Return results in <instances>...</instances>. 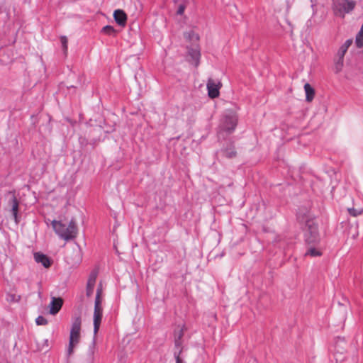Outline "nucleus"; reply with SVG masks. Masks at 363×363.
I'll list each match as a JSON object with an SVG mask.
<instances>
[{
    "label": "nucleus",
    "instance_id": "1",
    "mask_svg": "<svg viewBox=\"0 0 363 363\" xmlns=\"http://www.w3.org/2000/svg\"><path fill=\"white\" fill-rule=\"evenodd\" d=\"M238 124V116L232 110L226 111L220 117L217 128V135L218 138L225 139L233 134Z\"/></svg>",
    "mask_w": 363,
    "mask_h": 363
},
{
    "label": "nucleus",
    "instance_id": "2",
    "mask_svg": "<svg viewBox=\"0 0 363 363\" xmlns=\"http://www.w3.org/2000/svg\"><path fill=\"white\" fill-rule=\"evenodd\" d=\"M303 240L305 245H320L321 239L319 227L314 220H307L303 230Z\"/></svg>",
    "mask_w": 363,
    "mask_h": 363
},
{
    "label": "nucleus",
    "instance_id": "3",
    "mask_svg": "<svg viewBox=\"0 0 363 363\" xmlns=\"http://www.w3.org/2000/svg\"><path fill=\"white\" fill-rule=\"evenodd\" d=\"M82 318L80 315H75L72 318V326L69 333V345L67 349L68 356L74 352V347L79 343L80 339V330Z\"/></svg>",
    "mask_w": 363,
    "mask_h": 363
},
{
    "label": "nucleus",
    "instance_id": "4",
    "mask_svg": "<svg viewBox=\"0 0 363 363\" xmlns=\"http://www.w3.org/2000/svg\"><path fill=\"white\" fill-rule=\"evenodd\" d=\"M102 293V287L100 284L98 286L96 289V294L94 301V310L93 316V324H94V333L96 334L99 330L102 318H103V308H102V299L101 295Z\"/></svg>",
    "mask_w": 363,
    "mask_h": 363
},
{
    "label": "nucleus",
    "instance_id": "5",
    "mask_svg": "<svg viewBox=\"0 0 363 363\" xmlns=\"http://www.w3.org/2000/svg\"><path fill=\"white\" fill-rule=\"evenodd\" d=\"M356 3L353 0H333V10L336 16L344 18L346 13L354 9Z\"/></svg>",
    "mask_w": 363,
    "mask_h": 363
},
{
    "label": "nucleus",
    "instance_id": "6",
    "mask_svg": "<svg viewBox=\"0 0 363 363\" xmlns=\"http://www.w3.org/2000/svg\"><path fill=\"white\" fill-rule=\"evenodd\" d=\"M187 61L189 64L198 67L201 60V48L198 43L186 46Z\"/></svg>",
    "mask_w": 363,
    "mask_h": 363
},
{
    "label": "nucleus",
    "instance_id": "7",
    "mask_svg": "<svg viewBox=\"0 0 363 363\" xmlns=\"http://www.w3.org/2000/svg\"><path fill=\"white\" fill-rule=\"evenodd\" d=\"M55 233L65 241L73 240V236H70L67 228V225L60 220H53L51 223Z\"/></svg>",
    "mask_w": 363,
    "mask_h": 363
},
{
    "label": "nucleus",
    "instance_id": "8",
    "mask_svg": "<svg viewBox=\"0 0 363 363\" xmlns=\"http://www.w3.org/2000/svg\"><path fill=\"white\" fill-rule=\"evenodd\" d=\"M8 194L11 195V198L9 201V205L11 206V213L13 218L16 224H18L20 221V217L18 216L19 211V201L16 196L15 191H8Z\"/></svg>",
    "mask_w": 363,
    "mask_h": 363
},
{
    "label": "nucleus",
    "instance_id": "9",
    "mask_svg": "<svg viewBox=\"0 0 363 363\" xmlns=\"http://www.w3.org/2000/svg\"><path fill=\"white\" fill-rule=\"evenodd\" d=\"M221 84L218 82L216 84L211 78H209L206 83V88L208 91V96L211 99H215L218 97L220 94V88Z\"/></svg>",
    "mask_w": 363,
    "mask_h": 363
},
{
    "label": "nucleus",
    "instance_id": "10",
    "mask_svg": "<svg viewBox=\"0 0 363 363\" xmlns=\"http://www.w3.org/2000/svg\"><path fill=\"white\" fill-rule=\"evenodd\" d=\"M296 218L298 222H305L307 225V220H313L311 215V211L308 208L300 206L296 212Z\"/></svg>",
    "mask_w": 363,
    "mask_h": 363
},
{
    "label": "nucleus",
    "instance_id": "11",
    "mask_svg": "<svg viewBox=\"0 0 363 363\" xmlns=\"http://www.w3.org/2000/svg\"><path fill=\"white\" fill-rule=\"evenodd\" d=\"M63 305V299L61 297H52L49 304L50 315H55L60 311Z\"/></svg>",
    "mask_w": 363,
    "mask_h": 363
},
{
    "label": "nucleus",
    "instance_id": "12",
    "mask_svg": "<svg viewBox=\"0 0 363 363\" xmlns=\"http://www.w3.org/2000/svg\"><path fill=\"white\" fill-rule=\"evenodd\" d=\"M33 257L37 263H40L46 269L49 268L52 264V260L47 255L41 252H35Z\"/></svg>",
    "mask_w": 363,
    "mask_h": 363
},
{
    "label": "nucleus",
    "instance_id": "13",
    "mask_svg": "<svg viewBox=\"0 0 363 363\" xmlns=\"http://www.w3.org/2000/svg\"><path fill=\"white\" fill-rule=\"evenodd\" d=\"M220 152L228 159H233L237 156V151L233 141H229L225 146L220 149Z\"/></svg>",
    "mask_w": 363,
    "mask_h": 363
},
{
    "label": "nucleus",
    "instance_id": "14",
    "mask_svg": "<svg viewBox=\"0 0 363 363\" xmlns=\"http://www.w3.org/2000/svg\"><path fill=\"white\" fill-rule=\"evenodd\" d=\"M113 18L118 26L124 27L126 25L127 15L123 10H115L113 12Z\"/></svg>",
    "mask_w": 363,
    "mask_h": 363
},
{
    "label": "nucleus",
    "instance_id": "15",
    "mask_svg": "<svg viewBox=\"0 0 363 363\" xmlns=\"http://www.w3.org/2000/svg\"><path fill=\"white\" fill-rule=\"evenodd\" d=\"M319 245H305L306 250L304 253V257H321L323 255L322 251L318 247Z\"/></svg>",
    "mask_w": 363,
    "mask_h": 363
},
{
    "label": "nucleus",
    "instance_id": "16",
    "mask_svg": "<svg viewBox=\"0 0 363 363\" xmlns=\"http://www.w3.org/2000/svg\"><path fill=\"white\" fill-rule=\"evenodd\" d=\"M344 60L345 57H342L340 55H335L334 59H333V70L335 74H339L342 72L343 67H344Z\"/></svg>",
    "mask_w": 363,
    "mask_h": 363
},
{
    "label": "nucleus",
    "instance_id": "17",
    "mask_svg": "<svg viewBox=\"0 0 363 363\" xmlns=\"http://www.w3.org/2000/svg\"><path fill=\"white\" fill-rule=\"evenodd\" d=\"M96 274L91 273L89 276V280L86 284V294L87 296H90L94 291V288L96 282Z\"/></svg>",
    "mask_w": 363,
    "mask_h": 363
},
{
    "label": "nucleus",
    "instance_id": "18",
    "mask_svg": "<svg viewBox=\"0 0 363 363\" xmlns=\"http://www.w3.org/2000/svg\"><path fill=\"white\" fill-rule=\"evenodd\" d=\"M304 91L306 93V101H311L315 96V89L310 84L306 83L304 84Z\"/></svg>",
    "mask_w": 363,
    "mask_h": 363
},
{
    "label": "nucleus",
    "instance_id": "19",
    "mask_svg": "<svg viewBox=\"0 0 363 363\" xmlns=\"http://www.w3.org/2000/svg\"><path fill=\"white\" fill-rule=\"evenodd\" d=\"M353 40L352 38L347 39L345 42L340 47L336 55L340 57H345L348 48L352 45Z\"/></svg>",
    "mask_w": 363,
    "mask_h": 363
},
{
    "label": "nucleus",
    "instance_id": "20",
    "mask_svg": "<svg viewBox=\"0 0 363 363\" xmlns=\"http://www.w3.org/2000/svg\"><path fill=\"white\" fill-rule=\"evenodd\" d=\"M67 230L70 236H73V239H74L77 236V228L74 219H71L68 225H67Z\"/></svg>",
    "mask_w": 363,
    "mask_h": 363
},
{
    "label": "nucleus",
    "instance_id": "21",
    "mask_svg": "<svg viewBox=\"0 0 363 363\" xmlns=\"http://www.w3.org/2000/svg\"><path fill=\"white\" fill-rule=\"evenodd\" d=\"M100 140H101L100 138H98L91 139L90 142H89L88 139H86L85 137L80 136L79 138V144L81 145V146H85L88 143H91L94 147L96 144V143H98Z\"/></svg>",
    "mask_w": 363,
    "mask_h": 363
},
{
    "label": "nucleus",
    "instance_id": "22",
    "mask_svg": "<svg viewBox=\"0 0 363 363\" xmlns=\"http://www.w3.org/2000/svg\"><path fill=\"white\" fill-rule=\"evenodd\" d=\"M184 35L185 39L189 41L195 40L198 42L200 39L199 35L198 33H196L193 30H190L189 32L185 33Z\"/></svg>",
    "mask_w": 363,
    "mask_h": 363
},
{
    "label": "nucleus",
    "instance_id": "23",
    "mask_svg": "<svg viewBox=\"0 0 363 363\" xmlns=\"http://www.w3.org/2000/svg\"><path fill=\"white\" fill-rule=\"evenodd\" d=\"M101 32L106 35H111L116 33V30L112 26L106 25L102 28Z\"/></svg>",
    "mask_w": 363,
    "mask_h": 363
},
{
    "label": "nucleus",
    "instance_id": "24",
    "mask_svg": "<svg viewBox=\"0 0 363 363\" xmlns=\"http://www.w3.org/2000/svg\"><path fill=\"white\" fill-rule=\"evenodd\" d=\"M95 130H103L105 133L108 134V133H113L115 130V126L114 125H108L105 128L104 126L99 125Z\"/></svg>",
    "mask_w": 363,
    "mask_h": 363
},
{
    "label": "nucleus",
    "instance_id": "25",
    "mask_svg": "<svg viewBox=\"0 0 363 363\" xmlns=\"http://www.w3.org/2000/svg\"><path fill=\"white\" fill-rule=\"evenodd\" d=\"M174 351H180L181 354L183 352V341L182 340H174Z\"/></svg>",
    "mask_w": 363,
    "mask_h": 363
},
{
    "label": "nucleus",
    "instance_id": "26",
    "mask_svg": "<svg viewBox=\"0 0 363 363\" xmlns=\"http://www.w3.org/2000/svg\"><path fill=\"white\" fill-rule=\"evenodd\" d=\"M60 42H61V44H62V48L63 52L65 53H66L67 52V50H68V40H67V38L65 35H62L60 37Z\"/></svg>",
    "mask_w": 363,
    "mask_h": 363
},
{
    "label": "nucleus",
    "instance_id": "27",
    "mask_svg": "<svg viewBox=\"0 0 363 363\" xmlns=\"http://www.w3.org/2000/svg\"><path fill=\"white\" fill-rule=\"evenodd\" d=\"M355 43H356V46L358 48H361L363 47V34H362L361 33H358L357 34L356 38H355Z\"/></svg>",
    "mask_w": 363,
    "mask_h": 363
},
{
    "label": "nucleus",
    "instance_id": "28",
    "mask_svg": "<svg viewBox=\"0 0 363 363\" xmlns=\"http://www.w3.org/2000/svg\"><path fill=\"white\" fill-rule=\"evenodd\" d=\"M184 335V333L182 332V330H174L173 331L174 340H182Z\"/></svg>",
    "mask_w": 363,
    "mask_h": 363
},
{
    "label": "nucleus",
    "instance_id": "29",
    "mask_svg": "<svg viewBox=\"0 0 363 363\" xmlns=\"http://www.w3.org/2000/svg\"><path fill=\"white\" fill-rule=\"evenodd\" d=\"M35 323L37 325H45L48 323V320L43 315H38L35 318Z\"/></svg>",
    "mask_w": 363,
    "mask_h": 363
},
{
    "label": "nucleus",
    "instance_id": "30",
    "mask_svg": "<svg viewBox=\"0 0 363 363\" xmlns=\"http://www.w3.org/2000/svg\"><path fill=\"white\" fill-rule=\"evenodd\" d=\"M348 213L350 216L353 217H357V216L360 215L362 213L361 210H358L354 208H348Z\"/></svg>",
    "mask_w": 363,
    "mask_h": 363
},
{
    "label": "nucleus",
    "instance_id": "31",
    "mask_svg": "<svg viewBox=\"0 0 363 363\" xmlns=\"http://www.w3.org/2000/svg\"><path fill=\"white\" fill-rule=\"evenodd\" d=\"M186 7V6L184 3L179 4L177 8V14L179 16H182L184 13Z\"/></svg>",
    "mask_w": 363,
    "mask_h": 363
},
{
    "label": "nucleus",
    "instance_id": "32",
    "mask_svg": "<svg viewBox=\"0 0 363 363\" xmlns=\"http://www.w3.org/2000/svg\"><path fill=\"white\" fill-rule=\"evenodd\" d=\"M177 327L179 328V330H182V332L184 333L186 330V327L184 323H183L182 325H178Z\"/></svg>",
    "mask_w": 363,
    "mask_h": 363
},
{
    "label": "nucleus",
    "instance_id": "33",
    "mask_svg": "<svg viewBox=\"0 0 363 363\" xmlns=\"http://www.w3.org/2000/svg\"><path fill=\"white\" fill-rule=\"evenodd\" d=\"M182 250H183V251H184V253H183V255H179V258H180V259H183V258L185 257V255H186V252H185V248H184V247H182Z\"/></svg>",
    "mask_w": 363,
    "mask_h": 363
},
{
    "label": "nucleus",
    "instance_id": "34",
    "mask_svg": "<svg viewBox=\"0 0 363 363\" xmlns=\"http://www.w3.org/2000/svg\"><path fill=\"white\" fill-rule=\"evenodd\" d=\"M89 355L92 356L94 354V350L93 348L90 347L89 350Z\"/></svg>",
    "mask_w": 363,
    "mask_h": 363
},
{
    "label": "nucleus",
    "instance_id": "35",
    "mask_svg": "<svg viewBox=\"0 0 363 363\" xmlns=\"http://www.w3.org/2000/svg\"><path fill=\"white\" fill-rule=\"evenodd\" d=\"M294 0H286V4H287L288 5H289V4H292V3L294 2Z\"/></svg>",
    "mask_w": 363,
    "mask_h": 363
},
{
    "label": "nucleus",
    "instance_id": "36",
    "mask_svg": "<svg viewBox=\"0 0 363 363\" xmlns=\"http://www.w3.org/2000/svg\"><path fill=\"white\" fill-rule=\"evenodd\" d=\"M358 33H361L362 34H363V24L362 25L360 30Z\"/></svg>",
    "mask_w": 363,
    "mask_h": 363
},
{
    "label": "nucleus",
    "instance_id": "37",
    "mask_svg": "<svg viewBox=\"0 0 363 363\" xmlns=\"http://www.w3.org/2000/svg\"><path fill=\"white\" fill-rule=\"evenodd\" d=\"M315 5L313 4H311V8L314 10Z\"/></svg>",
    "mask_w": 363,
    "mask_h": 363
},
{
    "label": "nucleus",
    "instance_id": "38",
    "mask_svg": "<svg viewBox=\"0 0 363 363\" xmlns=\"http://www.w3.org/2000/svg\"><path fill=\"white\" fill-rule=\"evenodd\" d=\"M48 340H45V344H47V343H48Z\"/></svg>",
    "mask_w": 363,
    "mask_h": 363
},
{
    "label": "nucleus",
    "instance_id": "39",
    "mask_svg": "<svg viewBox=\"0 0 363 363\" xmlns=\"http://www.w3.org/2000/svg\"><path fill=\"white\" fill-rule=\"evenodd\" d=\"M92 345H93V347H94V345H95L94 340L93 341Z\"/></svg>",
    "mask_w": 363,
    "mask_h": 363
}]
</instances>
